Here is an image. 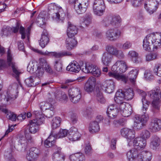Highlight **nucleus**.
Here are the masks:
<instances>
[{"label": "nucleus", "instance_id": "f257e3e1", "mask_svg": "<svg viewBox=\"0 0 161 161\" xmlns=\"http://www.w3.org/2000/svg\"><path fill=\"white\" fill-rule=\"evenodd\" d=\"M127 68V65L124 61L118 60L112 66L111 72H109L108 75L110 77L121 80L125 83H129L135 85L139 70L137 69H132L129 72L127 76L120 74L125 72Z\"/></svg>", "mask_w": 161, "mask_h": 161}, {"label": "nucleus", "instance_id": "f03ea898", "mask_svg": "<svg viewBox=\"0 0 161 161\" xmlns=\"http://www.w3.org/2000/svg\"><path fill=\"white\" fill-rule=\"evenodd\" d=\"M136 92L142 97V101L143 104L142 112L143 114L140 116L136 115L134 118V127L137 130H140L146 125L149 119V114L147 113L149 104V102L145 99L147 94L143 90L139 89H136Z\"/></svg>", "mask_w": 161, "mask_h": 161}, {"label": "nucleus", "instance_id": "7ed1b4c3", "mask_svg": "<svg viewBox=\"0 0 161 161\" xmlns=\"http://www.w3.org/2000/svg\"><path fill=\"white\" fill-rule=\"evenodd\" d=\"M144 50L149 51L152 47L153 50L156 51L161 47V33H153L147 35L143 41Z\"/></svg>", "mask_w": 161, "mask_h": 161}, {"label": "nucleus", "instance_id": "20e7f679", "mask_svg": "<svg viewBox=\"0 0 161 161\" xmlns=\"http://www.w3.org/2000/svg\"><path fill=\"white\" fill-rule=\"evenodd\" d=\"M35 115V119L31 120L28 124L29 131L31 133L34 134L39 130V126L44 121V118L41 112L35 111L33 112Z\"/></svg>", "mask_w": 161, "mask_h": 161}, {"label": "nucleus", "instance_id": "39448f33", "mask_svg": "<svg viewBox=\"0 0 161 161\" xmlns=\"http://www.w3.org/2000/svg\"><path fill=\"white\" fill-rule=\"evenodd\" d=\"M161 92L158 89L156 91L152 90L149 92L148 94L153 100L152 103V111L154 114L158 113L160 109L159 99L161 97Z\"/></svg>", "mask_w": 161, "mask_h": 161}, {"label": "nucleus", "instance_id": "423d86ee", "mask_svg": "<svg viewBox=\"0 0 161 161\" xmlns=\"http://www.w3.org/2000/svg\"><path fill=\"white\" fill-rule=\"evenodd\" d=\"M32 50L36 53L40 54L44 56H49L54 57L56 58H60L64 56H70L72 55L70 52L68 51H63L60 52H49L46 51L45 52H42V51L39 50L34 48H32Z\"/></svg>", "mask_w": 161, "mask_h": 161}, {"label": "nucleus", "instance_id": "0eeeda50", "mask_svg": "<svg viewBox=\"0 0 161 161\" xmlns=\"http://www.w3.org/2000/svg\"><path fill=\"white\" fill-rule=\"evenodd\" d=\"M92 8L95 14L98 16L103 15L105 8L104 0H94Z\"/></svg>", "mask_w": 161, "mask_h": 161}, {"label": "nucleus", "instance_id": "6e6552de", "mask_svg": "<svg viewBox=\"0 0 161 161\" xmlns=\"http://www.w3.org/2000/svg\"><path fill=\"white\" fill-rule=\"evenodd\" d=\"M7 64L11 67L13 72L14 73L17 80L19 81V77L21 72L18 69L15 63L13 61V58L9 50L7 52Z\"/></svg>", "mask_w": 161, "mask_h": 161}, {"label": "nucleus", "instance_id": "1a4fd4ad", "mask_svg": "<svg viewBox=\"0 0 161 161\" xmlns=\"http://www.w3.org/2000/svg\"><path fill=\"white\" fill-rule=\"evenodd\" d=\"M120 133L123 137L127 139L128 145L131 146L132 144L131 140L135 137V131L127 128H124L121 130Z\"/></svg>", "mask_w": 161, "mask_h": 161}, {"label": "nucleus", "instance_id": "9d476101", "mask_svg": "<svg viewBox=\"0 0 161 161\" xmlns=\"http://www.w3.org/2000/svg\"><path fill=\"white\" fill-rule=\"evenodd\" d=\"M121 31L117 29H111L108 30L105 33L106 38L110 41H115L121 36Z\"/></svg>", "mask_w": 161, "mask_h": 161}, {"label": "nucleus", "instance_id": "9b49d317", "mask_svg": "<svg viewBox=\"0 0 161 161\" xmlns=\"http://www.w3.org/2000/svg\"><path fill=\"white\" fill-rule=\"evenodd\" d=\"M159 3L156 0H147L144 4V7L150 14L156 12L158 8Z\"/></svg>", "mask_w": 161, "mask_h": 161}, {"label": "nucleus", "instance_id": "f8f14e48", "mask_svg": "<svg viewBox=\"0 0 161 161\" xmlns=\"http://www.w3.org/2000/svg\"><path fill=\"white\" fill-rule=\"evenodd\" d=\"M78 2V4L74 5L75 10L78 14L84 13L86 11L89 5V0H79Z\"/></svg>", "mask_w": 161, "mask_h": 161}, {"label": "nucleus", "instance_id": "ddd939ff", "mask_svg": "<svg viewBox=\"0 0 161 161\" xmlns=\"http://www.w3.org/2000/svg\"><path fill=\"white\" fill-rule=\"evenodd\" d=\"M81 136V134L78 131V129L74 127H72L69 129L67 138L69 142H73L79 140Z\"/></svg>", "mask_w": 161, "mask_h": 161}, {"label": "nucleus", "instance_id": "4468645a", "mask_svg": "<svg viewBox=\"0 0 161 161\" xmlns=\"http://www.w3.org/2000/svg\"><path fill=\"white\" fill-rule=\"evenodd\" d=\"M107 53L111 55L114 56L119 58H123L124 55L123 52L121 50H118L116 47L113 46H108L106 47Z\"/></svg>", "mask_w": 161, "mask_h": 161}, {"label": "nucleus", "instance_id": "2eb2a0df", "mask_svg": "<svg viewBox=\"0 0 161 161\" xmlns=\"http://www.w3.org/2000/svg\"><path fill=\"white\" fill-rule=\"evenodd\" d=\"M40 150L36 147L31 148L30 152L26 155V158L29 161H36L41 154Z\"/></svg>", "mask_w": 161, "mask_h": 161}, {"label": "nucleus", "instance_id": "dca6fc26", "mask_svg": "<svg viewBox=\"0 0 161 161\" xmlns=\"http://www.w3.org/2000/svg\"><path fill=\"white\" fill-rule=\"evenodd\" d=\"M141 153V152L137 149L135 148H132L127 152L126 156L129 161L134 160L139 161Z\"/></svg>", "mask_w": 161, "mask_h": 161}, {"label": "nucleus", "instance_id": "f3484780", "mask_svg": "<svg viewBox=\"0 0 161 161\" xmlns=\"http://www.w3.org/2000/svg\"><path fill=\"white\" fill-rule=\"evenodd\" d=\"M119 112L123 116L128 117L131 114L132 109L131 106L127 103H122L119 105Z\"/></svg>", "mask_w": 161, "mask_h": 161}, {"label": "nucleus", "instance_id": "a211bd4d", "mask_svg": "<svg viewBox=\"0 0 161 161\" xmlns=\"http://www.w3.org/2000/svg\"><path fill=\"white\" fill-rule=\"evenodd\" d=\"M147 140H143L142 138L138 137L135 138L132 141V144L134 147L136 149L140 150L143 149L147 145Z\"/></svg>", "mask_w": 161, "mask_h": 161}, {"label": "nucleus", "instance_id": "6ab92c4d", "mask_svg": "<svg viewBox=\"0 0 161 161\" xmlns=\"http://www.w3.org/2000/svg\"><path fill=\"white\" fill-rule=\"evenodd\" d=\"M119 110L116 105H110L108 108L107 114L109 117L114 119L117 116L119 112Z\"/></svg>", "mask_w": 161, "mask_h": 161}, {"label": "nucleus", "instance_id": "aec40b11", "mask_svg": "<svg viewBox=\"0 0 161 161\" xmlns=\"http://www.w3.org/2000/svg\"><path fill=\"white\" fill-rule=\"evenodd\" d=\"M95 78L93 77H90L85 84L84 86L85 90L88 92H92L95 87Z\"/></svg>", "mask_w": 161, "mask_h": 161}, {"label": "nucleus", "instance_id": "412c9836", "mask_svg": "<svg viewBox=\"0 0 161 161\" xmlns=\"http://www.w3.org/2000/svg\"><path fill=\"white\" fill-rule=\"evenodd\" d=\"M115 84L114 82L111 80H106L102 87L103 90L108 93L112 92L114 89Z\"/></svg>", "mask_w": 161, "mask_h": 161}, {"label": "nucleus", "instance_id": "4be33fe9", "mask_svg": "<svg viewBox=\"0 0 161 161\" xmlns=\"http://www.w3.org/2000/svg\"><path fill=\"white\" fill-rule=\"evenodd\" d=\"M77 32L78 28L76 26L72 24L71 22H68L67 30L68 36L75 37V36L77 33Z\"/></svg>", "mask_w": 161, "mask_h": 161}, {"label": "nucleus", "instance_id": "5701e85b", "mask_svg": "<svg viewBox=\"0 0 161 161\" xmlns=\"http://www.w3.org/2000/svg\"><path fill=\"white\" fill-rule=\"evenodd\" d=\"M113 59V56L106 52H104L102 55V63L103 65L106 66H109L111 63Z\"/></svg>", "mask_w": 161, "mask_h": 161}, {"label": "nucleus", "instance_id": "b1692460", "mask_svg": "<svg viewBox=\"0 0 161 161\" xmlns=\"http://www.w3.org/2000/svg\"><path fill=\"white\" fill-rule=\"evenodd\" d=\"M150 128L153 131L157 132L161 129V120L155 118L151 120Z\"/></svg>", "mask_w": 161, "mask_h": 161}, {"label": "nucleus", "instance_id": "393cba45", "mask_svg": "<svg viewBox=\"0 0 161 161\" xmlns=\"http://www.w3.org/2000/svg\"><path fill=\"white\" fill-rule=\"evenodd\" d=\"M40 82V78L34 76H31L25 80V83L29 87L35 86L39 84Z\"/></svg>", "mask_w": 161, "mask_h": 161}, {"label": "nucleus", "instance_id": "a878e982", "mask_svg": "<svg viewBox=\"0 0 161 161\" xmlns=\"http://www.w3.org/2000/svg\"><path fill=\"white\" fill-rule=\"evenodd\" d=\"M49 41V39L48 33L46 30H44L39 41L40 45L42 48H44L48 43Z\"/></svg>", "mask_w": 161, "mask_h": 161}, {"label": "nucleus", "instance_id": "bb28decb", "mask_svg": "<svg viewBox=\"0 0 161 161\" xmlns=\"http://www.w3.org/2000/svg\"><path fill=\"white\" fill-rule=\"evenodd\" d=\"M61 148L58 147L57 150L55 151L52 155V159L53 161H64L65 156L64 154L61 153Z\"/></svg>", "mask_w": 161, "mask_h": 161}, {"label": "nucleus", "instance_id": "cd10ccee", "mask_svg": "<svg viewBox=\"0 0 161 161\" xmlns=\"http://www.w3.org/2000/svg\"><path fill=\"white\" fill-rule=\"evenodd\" d=\"M65 14L62 8H59L58 12H55L52 15V19L57 21L63 22L64 19Z\"/></svg>", "mask_w": 161, "mask_h": 161}, {"label": "nucleus", "instance_id": "c85d7f7f", "mask_svg": "<svg viewBox=\"0 0 161 161\" xmlns=\"http://www.w3.org/2000/svg\"><path fill=\"white\" fill-rule=\"evenodd\" d=\"M80 69V65L75 61L71 62L66 67L67 70L75 73H78Z\"/></svg>", "mask_w": 161, "mask_h": 161}, {"label": "nucleus", "instance_id": "c756f323", "mask_svg": "<svg viewBox=\"0 0 161 161\" xmlns=\"http://www.w3.org/2000/svg\"><path fill=\"white\" fill-rule=\"evenodd\" d=\"M77 42L75 37H69L66 41V47L68 50H71L77 45Z\"/></svg>", "mask_w": 161, "mask_h": 161}, {"label": "nucleus", "instance_id": "7c9ffc66", "mask_svg": "<svg viewBox=\"0 0 161 161\" xmlns=\"http://www.w3.org/2000/svg\"><path fill=\"white\" fill-rule=\"evenodd\" d=\"M160 139L158 136L156 135L153 136L150 139V148L153 150L156 149L160 145Z\"/></svg>", "mask_w": 161, "mask_h": 161}, {"label": "nucleus", "instance_id": "2f4dec72", "mask_svg": "<svg viewBox=\"0 0 161 161\" xmlns=\"http://www.w3.org/2000/svg\"><path fill=\"white\" fill-rule=\"evenodd\" d=\"M0 96L1 101L4 103H7L10 100L15 99L17 97V95L12 94L8 92L5 94H0Z\"/></svg>", "mask_w": 161, "mask_h": 161}, {"label": "nucleus", "instance_id": "473e14b6", "mask_svg": "<svg viewBox=\"0 0 161 161\" xmlns=\"http://www.w3.org/2000/svg\"><path fill=\"white\" fill-rule=\"evenodd\" d=\"M124 95V92L121 90L117 91L115 94L114 97V100L117 103L119 104V105L122 103H126L123 102L124 99H125Z\"/></svg>", "mask_w": 161, "mask_h": 161}, {"label": "nucleus", "instance_id": "72a5a7b5", "mask_svg": "<svg viewBox=\"0 0 161 161\" xmlns=\"http://www.w3.org/2000/svg\"><path fill=\"white\" fill-rule=\"evenodd\" d=\"M88 129L91 133L97 132L100 130L99 125L96 121H92L89 124Z\"/></svg>", "mask_w": 161, "mask_h": 161}, {"label": "nucleus", "instance_id": "f704fd0d", "mask_svg": "<svg viewBox=\"0 0 161 161\" xmlns=\"http://www.w3.org/2000/svg\"><path fill=\"white\" fill-rule=\"evenodd\" d=\"M140 156L139 161H151L153 158L152 154L149 152L142 151Z\"/></svg>", "mask_w": 161, "mask_h": 161}, {"label": "nucleus", "instance_id": "c9c22d12", "mask_svg": "<svg viewBox=\"0 0 161 161\" xmlns=\"http://www.w3.org/2000/svg\"><path fill=\"white\" fill-rule=\"evenodd\" d=\"M2 111L6 114V117L7 119L13 121H15L16 120L17 115L14 113L6 108L2 109Z\"/></svg>", "mask_w": 161, "mask_h": 161}, {"label": "nucleus", "instance_id": "e433bc0d", "mask_svg": "<svg viewBox=\"0 0 161 161\" xmlns=\"http://www.w3.org/2000/svg\"><path fill=\"white\" fill-rule=\"evenodd\" d=\"M31 30V26L28 27L26 30L22 26H21L20 28L19 32L21 35V38L24 39L27 36L28 40L29 39V36Z\"/></svg>", "mask_w": 161, "mask_h": 161}, {"label": "nucleus", "instance_id": "4c0bfd02", "mask_svg": "<svg viewBox=\"0 0 161 161\" xmlns=\"http://www.w3.org/2000/svg\"><path fill=\"white\" fill-rule=\"evenodd\" d=\"M54 70L57 72L61 73L62 71L63 66L62 62L60 60H55L53 62Z\"/></svg>", "mask_w": 161, "mask_h": 161}, {"label": "nucleus", "instance_id": "58836bf2", "mask_svg": "<svg viewBox=\"0 0 161 161\" xmlns=\"http://www.w3.org/2000/svg\"><path fill=\"white\" fill-rule=\"evenodd\" d=\"M55 97L58 100L62 102H65L67 97L66 94L64 92L58 91L56 93Z\"/></svg>", "mask_w": 161, "mask_h": 161}, {"label": "nucleus", "instance_id": "ea45409f", "mask_svg": "<svg viewBox=\"0 0 161 161\" xmlns=\"http://www.w3.org/2000/svg\"><path fill=\"white\" fill-rule=\"evenodd\" d=\"M125 100H129L132 99L134 96V93L132 89L129 88L123 91Z\"/></svg>", "mask_w": 161, "mask_h": 161}, {"label": "nucleus", "instance_id": "a19ab883", "mask_svg": "<svg viewBox=\"0 0 161 161\" xmlns=\"http://www.w3.org/2000/svg\"><path fill=\"white\" fill-rule=\"evenodd\" d=\"M129 56L132 58V60L135 63H138L141 62V60L138 57V53L135 51H130L128 53Z\"/></svg>", "mask_w": 161, "mask_h": 161}, {"label": "nucleus", "instance_id": "79ce46f5", "mask_svg": "<svg viewBox=\"0 0 161 161\" xmlns=\"http://www.w3.org/2000/svg\"><path fill=\"white\" fill-rule=\"evenodd\" d=\"M61 120L60 117H56L53 118L51 122V127L53 129H55L58 127Z\"/></svg>", "mask_w": 161, "mask_h": 161}, {"label": "nucleus", "instance_id": "37998d69", "mask_svg": "<svg viewBox=\"0 0 161 161\" xmlns=\"http://www.w3.org/2000/svg\"><path fill=\"white\" fill-rule=\"evenodd\" d=\"M51 100L53 101V100L51 98L49 99V101H50ZM53 104H54V102L53 101H52L50 103L48 102H43L40 103V107L41 110L42 111L46 110L53 106Z\"/></svg>", "mask_w": 161, "mask_h": 161}, {"label": "nucleus", "instance_id": "c03bdc74", "mask_svg": "<svg viewBox=\"0 0 161 161\" xmlns=\"http://www.w3.org/2000/svg\"><path fill=\"white\" fill-rule=\"evenodd\" d=\"M96 65L93 64H88L86 65L84 67L81 69L82 71L84 73H92L94 70Z\"/></svg>", "mask_w": 161, "mask_h": 161}, {"label": "nucleus", "instance_id": "a18cd8bd", "mask_svg": "<svg viewBox=\"0 0 161 161\" xmlns=\"http://www.w3.org/2000/svg\"><path fill=\"white\" fill-rule=\"evenodd\" d=\"M84 152L85 154L88 155H90L92 153V150L89 141H87L85 142Z\"/></svg>", "mask_w": 161, "mask_h": 161}, {"label": "nucleus", "instance_id": "49530a36", "mask_svg": "<svg viewBox=\"0 0 161 161\" xmlns=\"http://www.w3.org/2000/svg\"><path fill=\"white\" fill-rule=\"evenodd\" d=\"M69 97H74L81 96L80 89L77 88H73L69 89Z\"/></svg>", "mask_w": 161, "mask_h": 161}, {"label": "nucleus", "instance_id": "de8ad7c7", "mask_svg": "<svg viewBox=\"0 0 161 161\" xmlns=\"http://www.w3.org/2000/svg\"><path fill=\"white\" fill-rule=\"evenodd\" d=\"M121 22L120 18L119 16H113L110 20V23L113 26H118Z\"/></svg>", "mask_w": 161, "mask_h": 161}, {"label": "nucleus", "instance_id": "09e8293b", "mask_svg": "<svg viewBox=\"0 0 161 161\" xmlns=\"http://www.w3.org/2000/svg\"><path fill=\"white\" fill-rule=\"evenodd\" d=\"M158 54L156 53H150L147 54L145 56L147 61H150L157 58Z\"/></svg>", "mask_w": 161, "mask_h": 161}, {"label": "nucleus", "instance_id": "8fccbe9b", "mask_svg": "<svg viewBox=\"0 0 161 161\" xmlns=\"http://www.w3.org/2000/svg\"><path fill=\"white\" fill-rule=\"evenodd\" d=\"M69 134V132L66 129H60L59 132L56 135L57 138H59L65 137L66 136H67Z\"/></svg>", "mask_w": 161, "mask_h": 161}, {"label": "nucleus", "instance_id": "3c124183", "mask_svg": "<svg viewBox=\"0 0 161 161\" xmlns=\"http://www.w3.org/2000/svg\"><path fill=\"white\" fill-rule=\"evenodd\" d=\"M140 137H141L143 140L149 139L151 136V133L149 131L147 130H144L142 131L140 135Z\"/></svg>", "mask_w": 161, "mask_h": 161}, {"label": "nucleus", "instance_id": "603ef678", "mask_svg": "<svg viewBox=\"0 0 161 161\" xmlns=\"http://www.w3.org/2000/svg\"><path fill=\"white\" fill-rule=\"evenodd\" d=\"M97 95L96 98L97 101L101 103H104L105 102V99L102 93L101 92L98 91H97Z\"/></svg>", "mask_w": 161, "mask_h": 161}, {"label": "nucleus", "instance_id": "864d4df0", "mask_svg": "<svg viewBox=\"0 0 161 161\" xmlns=\"http://www.w3.org/2000/svg\"><path fill=\"white\" fill-rule=\"evenodd\" d=\"M153 71L155 75L161 77V64H156Z\"/></svg>", "mask_w": 161, "mask_h": 161}, {"label": "nucleus", "instance_id": "5fc2aeb1", "mask_svg": "<svg viewBox=\"0 0 161 161\" xmlns=\"http://www.w3.org/2000/svg\"><path fill=\"white\" fill-rule=\"evenodd\" d=\"M37 67L36 63H30L27 68V71L31 73H33Z\"/></svg>", "mask_w": 161, "mask_h": 161}, {"label": "nucleus", "instance_id": "6e6d98bb", "mask_svg": "<svg viewBox=\"0 0 161 161\" xmlns=\"http://www.w3.org/2000/svg\"><path fill=\"white\" fill-rule=\"evenodd\" d=\"M125 124V120L123 119L114 120L113 123V125L115 127H118L120 126L123 125Z\"/></svg>", "mask_w": 161, "mask_h": 161}, {"label": "nucleus", "instance_id": "4d7b16f0", "mask_svg": "<svg viewBox=\"0 0 161 161\" xmlns=\"http://www.w3.org/2000/svg\"><path fill=\"white\" fill-rule=\"evenodd\" d=\"M144 77L147 80H150L153 78L152 72L149 70H146L145 72Z\"/></svg>", "mask_w": 161, "mask_h": 161}, {"label": "nucleus", "instance_id": "13d9d810", "mask_svg": "<svg viewBox=\"0 0 161 161\" xmlns=\"http://www.w3.org/2000/svg\"><path fill=\"white\" fill-rule=\"evenodd\" d=\"M37 69L36 71V73L37 77L39 78L40 77L42 76L44 72V68L41 67L40 66H37Z\"/></svg>", "mask_w": 161, "mask_h": 161}, {"label": "nucleus", "instance_id": "bf43d9fd", "mask_svg": "<svg viewBox=\"0 0 161 161\" xmlns=\"http://www.w3.org/2000/svg\"><path fill=\"white\" fill-rule=\"evenodd\" d=\"M36 22L38 25L41 26L45 23V19L43 17H42L40 14H39L36 19Z\"/></svg>", "mask_w": 161, "mask_h": 161}, {"label": "nucleus", "instance_id": "052dcab7", "mask_svg": "<svg viewBox=\"0 0 161 161\" xmlns=\"http://www.w3.org/2000/svg\"><path fill=\"white\" fill-rule=\"evenodd\" d=\"M46 60L44 58H40L39 59V64L37 66H40L41 67H43L44 68V67H45L48 64Z\"/></svg>", "mask_w": 161, "mask_h": 161}, {"label": "nucleus", "instance_id": "680f3d73", "mask_svg": "<svg viewBox=\"0 0 161 161\" xmlns=\"http://www.w3.org/2000/svg\"><path fill=\"white\" fill-rule=\"evenodd\" d=\"M92 74L96 77H99L101 74V72L99 69L95 65L94 70Z\"/></svg>", "mask_w": 161, "mask_h": 161}, {"label": "nucleus", "instance_id": "e2e57ef3", "mask_svg": "<svg viewBox=\"0 0 161 161\" xmlns=\"http://www.w3.org/2000/svg\"><path fill=\"white\" fill-rule=\"evenodd\" d=\"M9 28L7 26H3L1 30L0 35L2 36L3 35L7 36L9 33Z\"/></svg>", "mask_w": 161, "mask_h": 161}, {"label": "nucleus", "instance_id": "0e129e2a", "mask_svg": "<svg viewBox=\"0 0 161 161\" xmlns=\"http://www.w3.org/2000/svg\"><path fill=\"white\" fill-rule=\"evenodd\" d=\"M77 158L76 161H85L86 158L84 154L81 153H76Z\"/></svg>", "mask_w": 161, "mask_h": 161}, {"label": "nucleus", "instance_id": "69168bd1", "mask_svg": "<svg viewBox=\"0 0 161 161\" xmlns=\"http://www.w3.org/2000/svg\"><path fill=\"white\" fill-rule=\"evenodd\" d=\"M54 107L53 106L51 107L49 109L47 110L46 111V116L48 118H50L54 114L53 110Z\"/></svg>", "mask_w": 161, "mask_h": 161}, {"label": "nucleus", "instance_id": "338daca9", "mask_svg": "<svg viewBox=\"0 0 161 161\" xmlns=\"http://www.w3.org/2000/svg\"><path fill=\"white\" fill-rule=\"evenodd\" d=\"M129 1L131 2L133 6L136 7L140 6L141 3V0H130Z\"/></svg>", "mask_w": 161, "mask_h": 161}, {"label": "nucleus", "instance_id": "774afa93", "mask_svg": "<svg viewBox=\"0 0 161 161\" xmlns=\"http://www.w3.org/2000/svg\"><path fill=\"white\" fill-rule=\"evenodd\" d=\"M69 97L71 101L73 103H76L79 102L80 99L81 97V96H78V97L77 96L75 97L74 96Z\"/></svg>", "mask_w": 161, "mask_h": 161}]
</instances>
